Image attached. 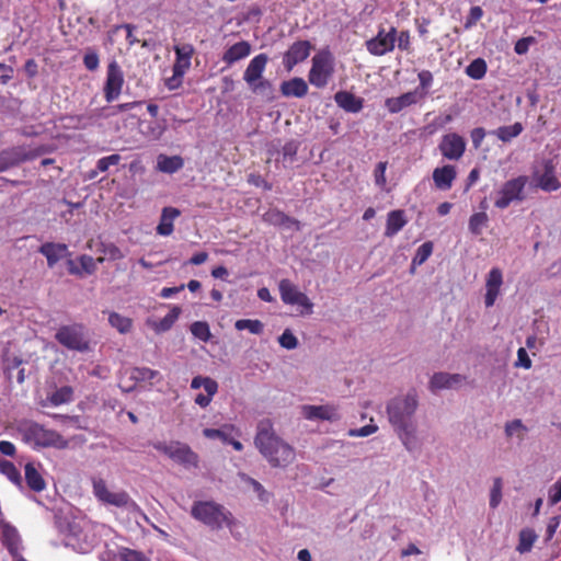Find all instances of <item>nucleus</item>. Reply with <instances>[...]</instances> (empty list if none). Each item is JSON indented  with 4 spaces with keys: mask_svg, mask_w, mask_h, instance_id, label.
<instances>
[{
    "mask_svg": "<svg viewBox=\"0 0 561 561\" xmlns=\"http://www.w3.org/2000/svg\"><path fill=\"white\" fill-rule=\"evenodd\" d=\"M184 165V161L180 156H164L160 154L157 161V169L163 173H175Z\"/></svg>",
    "mask_w": 561,
    "mask_h": 561,
    "instance_id": "obj_33",
    "label": "nucleus"
},
{
    "mask_svg": "<svg viewBox=\"0 0 561 561\" xmlns=\"http://www.w3.org/2000/svg\"><path fill=\"white\" fill-rule=\"evenodd\" d=\"M461 380L462 376L459 374L450 375L447 373H436L431 378L430 388L432 391L449 389L459 383Z\"/></svg>",
    "mask_w": 561,
    "mask_h": 561,
    "instance_id": "obj_29",
    "label": "nucleus"
},
{
    "mask_svg": "<svg viewBox=\"0 0 561 561\" xmlns=\"http://www.w3.org/2000/svg\"><path fill=\"white\" fill-rule=\"evenodd\" d=\"M55 339L59 344L69 350L79 352L89 350V341L83 334V327L79 324L61 327L56 332Z\"/></svg>",
    "mask_w": 561,
    "mask_h": 561,
    "instance_id": "obj_9",
    "label": "nucleus"
},
{
    "mask_svg": "<svg viewBox=\"0 0 561 561\" xmlns=\"http://www.w3.org/2000/svg\"><path fill=\"white\" fill-rule=\"evenodd\" d=\"M424 100V92L409 91L397 98H388L385 102L387 110L391 114L401 112L403 108L414 105Z\"/></svg>",
    "mask_w": 561,
    "mask_h": 561,
    "instance_id": "obj_19",
    "label": "nucleus"
},
{
    "mask_svg": "<svg viewBox=\"0 0 561 561\" xmlns=\"http://www.w3.org/2000/svg\"><path fill=\"white\" fill-rule=\"evenodd\" d=\"M201 387L204 388L205 394L198 393L194 402L205 409L210 404L214 396L218 392V382L210 377L195 376L191 381V388L199 389Z\"/></svg>",
    "mask_w": 561,
    "mask_h": 561,
    "instance_id": "obj_16",
    "label": "nucleus"
},
{
    "mask_svg": "<svg viewBox=\"0 0 561 561\" xmlns=\"http://www.w3.org/2000/svg\"><path fill=\"white\" fill-rule=\"evenodd\" d=\"M99 251L103 253V256L96 259L98 263H103L105 260L117 261L124 257L122 250L114 243H101Z\"/></svg>",
    "mask_w": 561,
    "mask_h": 561,
    "instance_id": "obj_40",
    "label": "nucleus"
},
{
    "mask_svg": "<svg viewBox=\"0 0 561 561\" xmlns=\"http://www.w3.org/2000/svg\"><path fill=\"white\" fill-rule=\"evenodd\" d=\"M417 408V396L415 391H410L403 397L393 398L387 405L389 422L394 427H405L412 424V416Z\"/></svg>",
    "mask_w": 561,
    "mask_h": 561,
    "instance_id": "obj_4",
    "label": "nucleus"
},
{
    "mask_svg": "<svg viewBox=\"0 0 561 561\" xmlns=\"http://www.w3.org/2000/svg\"><path fill=\"white\" fill-rule=\"evenodd\" d=\"M438 149L444 158L459 160L466 151V141L460 135L449 133L443 136Z\"/></svg>",
    "mask_w": 561,
    "mask_h": 561,
    "instance_id": "obj_14",
    "label": "nucleus"
},
{
    "mask_svg": "<svg viewBox=\"0 0 561 561\" xmlns=\"http://www.w3.org/2000/svg\"><path fill=\"white\" fill-rule=\"evenodd\" d=\"M302 414L307 420L334 421L339 419L336 408L327 405H304Z\"/></svg>",
    "mask_w": 561,
    "mask_h": 561,
    "instance_id": "obj_21",
    "label": "nucleus"
},
{
    "mask_svg": "<svg viewBox=\"0 0 561 561\" xmlns=\"http://www.w3.org/2000/svg\"><path fill=\"white\" fill-rule=\"evenodd\" d=\"M121 557L123 561H150L142 552L129 548L123 549Z\"/></svg>",
    "mask_w": 561,
    "mask_h": 561,
    "instance_id": "obj_56",
    "label": "nucleus"
},
{
    "mask_svg": "<svg viewBox=\"0 0 561 561\" xmlns=\"http://www.w3.org/2000/svg\"><path fill=\"white\" fill-rule=\"evenodd\" d=\"M0 472L3 473L11 482L21 486L22 478L21 473L15 465L9 460L0 461Z\"/></svg>",
    "mask_w": 561,
    "mask_h": 561,
    "instance_id": "obj_45",
    "label": "nucleus"
},
{
    "mask_svg": "<svg viewBox=\"0 0 561 561\" xmlns=\"http://www.w3.org/2000/svg\"><path fill=\"white\" fill-rule=\"evenodd\" d=\"M191 333L202 342H208L211 337L209 324L206 321H195L190 327Z\"/></svg>",
    "mask_w": 561,
    "mask_h": 561,
    "instance_id": "obj_46",
    "label": "nucleus"
},
{
    "mask_svg": "<svg viewBox=\"0 0 561 561\" xmlns=\"http://www.w3.org/2000/svg\"><path fill=\"white\" fill-rule=\"evenodd\" d=\"M251 53V45L247 41H241L230 46L222 55V61L232 65L240 59L248 57Z\"/></svg>",
    "mask_w": 561,
    "mask_h": 561,
    "instance_id": "obj_28",
    "label": "nucleus"
},
{
    "mask_svg": "<svg viewBox=\"0 0 561 561\" xmlns=\"http://www.w3.org/2000/svg\"><path fill=\"white\" fill-rule=\"evenodd\" d=\"M538 185L547 192L557 191L560 187V182L554 175L552 167H546L545 172L539 178Z\"/></svg>",
    "mask_w": 561,
    "mask_h": 561,
    "instance_id": "obj_39",
    "label": "nucleus"
},
{
    "mask_svg": "<svg viewBox=\"0 0 561 561\" xmlns=\"http://www.w3.org/2000/svg\"><path fill=\"white\" fill-rule=\"evenodd\" d=\"M454 119L451 114H445L437 116L431 125L427 126V129H430V133L435 131L438 128H443L449 123H451Z\"/></svg>",
    "mask_w": 561,
    "mask_h": 561,
    "instance_id": "obj_62",
    "label": "nucleus"
},
{
    "mask_svg": "<svg viewBox=\"0 0 561 561\" xmlns=\"http://www.w3.org/2000/svg\"><path fill=\"white\" fill-rule=\"evenodd\" d=\"M254 445L274 468H286L296 458L295 449L275 434L270 420H262L257 424Z\"/></svg>",
    "mask_w": 561,
    "mask_h": 561,
    "instance_id": "obj_1",
    "label": "nucleus"
},
{
    "mask_svg": "<svg viewBox=\"0 0 561 561\" xmlns=\"http://www.w3.org/2000/svg\"><path fill=\"white\" fill-rule=\"evenodd\" d=\"M182 310L179 306H173L171 310L154 325L157 332L169 331L179 319Z\"/></svg>",
    "mask_w": 561,
    "mask_h": 561,
    "instance_id": "obj_41",
    "label": "nucleus"
},
{
    "mask_svg": "<svg viewBox=\"0 0 561 561\" xmlns=\"http://www.w3.org/2000/svg\"><path fill=\"white\" fill-rule=\"evenodd\" d=\"M396 430L398 431L399 437L408 450L412 451L417 448V438L413 424H408L405 427H396Z\"/></svg>",
    "mask_w": 561,
    "mask_h": 561,
    "instance_id": "obj_35",
    "label": "nucleus"
},
{
    "mask_svg": "<svg viewBox=\"0 0 561 561\" xmlns=\"http://www.w3.org/2000/svg\"><path fill=\"white\" fill-rule=\"evenodd\" d=\"M280 298L286 305H298L306 309V313L312 312L313 304L306 294L298 290V288L289 280L282 279L278 285Z\"/></svg>",
    "mask_w": 561,
    "mask_h": 561,
    "instance_id": "obj_12",
    "label": "nucleus"
},
{
    "mask_svg": "<svg viewBox=\"0 0 561 561\" xmlns=\"http://www.w3.org/2000/svg\"><path fill=\"white\" fill-rule=\"evenodd\" d=\"M537 539V535L530 528H524L519 531L518 536V545L516 550L519 553L529 552Z\"/></svg>",
    "mask_w": 561,
    "mask_h": 561,
    "instance_id": "obj_38",
    "label": "nucleus"
},
{
    "mask_svg": "<svg viewBox=\"0 0 561 561\" xmlns=\"http://www.w3.org/2000/svg\"><path fill=\"white\" fill-rule=\"evenodd\" d=\"M238 331L248 330L252 334L260 335L264 332V323L257 319H239L234 322Z\"/></svg>",
    "mask_w": 561,
    "mask_h": 561,
    "instance_id": "obj_42",
    "label": "nucleus"
},
{
    "mask_svg": "<svg viewBox=\"0 0 561 561\" xmlns=\"http://www.w3.org/2000/svg\"><path fill=\"white\" fill-rule=\"evenodd\" d=\"M502 489H503V480L497 477L493 480V485L490 491V507L496 508L502 501Z\"/></svg>",
    "mask_w": 561,
    "mask_h": 561,
    "instance_id": "obj_48",
    "label": "nucleus"
},
{
    "mask_svg": "<svg viewBox=\"0 0 561 561\" xmlns=\"http://www.w3.org/2000/svg\"><path fill=\"white\" fill-rule=\"evenodd\" d=\"M123 84L124 73L117 61L113 60L107 66L106 80L103 89L106 102L111 103L119 96Z\"/></svg>",
    "mask_w": 561,
    "mask_h": 561,
    "instance_id": "obj_11",
    "label": "nucleus"
},
{
    "mask_svg": "<svg viewBox=\"0 0 561 561\" xmlns=\"http://www.w3.org/2000/svg\"><path fill=\"white\" fill-rule=\"evenodd\" d=\"M386 169L387 162H379L375 169V182L378 186H385L386 184Z\"/></svg>",
    "mask_w": 561,
    "mask_h": 561,
    "instance_id": "obj_64",
    "label": "nucleus"
},
{
    "mask_svg": "<svg viewBox=\"0 0 561 561\" xmlns=\"http://www.w3.org/2000/svg\"><path fill=\"white\" fill-rule=\"evenodd\" d=\"M334 75V58L329 50L317 53L311 59V68L308 73L310 84L318 89L328 85Z\"/></svg>",
    "mask_w": 561,
    "mask_h": 561,
    "instance_id": "obj_5",
    "label": "nucleus"
},
{
    "mask_svg": "<svg viewBox=\"0 0 561 561\" xmlns=\"http://www.w3.org/2000/svg\"><path fill=\"white\" fill-rule=\"evenodd\" d=\"M407 224L404 211L401 209L391 210L387 216L385 236L392 237L397 234Z\"/></svg>",
    "mask_w": 561,
    "mask_h": 561,
    "instance_id": "obj_32",
    "label": "nucleus"
},
{
    "mask_svg": "<svg viewBox=\"0 0 561 561\" xmlns=\"http://www.w3.org/2000/svg\"><path fill=\"white\" fill-rule=\"evenodd\" d=\"M433 252V244L432 242H424L423 244H421L417 250H416V253L412 260V264L413 265H422L424 262L427 261V259L431 256Z\"/></svg>",
    "mask_w": 561,
    "mask_h": 561,
    "instance_id": "obj_49",
    "label": "nucleus"
},
{
    "mask_svg": "<svg viewBox=\"0 0 561 561\" xmlns=\"http://www.w3.org/2000/svg\"><path fill=\"white\" fill-rule=\"evenodd\" d=\"M278 342L282 347L286 350H294L298 345L297 337L293 334L289 329H286L283 334L278 337Z\"/></svg>",
    "mask_w": 561,
    "mask_h": 561,
    "instance_id": "obj_54",
    "label": "nucleus"
},
{
    "mask_svg": "<svg viewBox=\"0 0 561 561\" xmlns=\"http://www.w3.org/2000/svg\"><path fill=\"white\" fill-rule=\"evenodd\" d=\"M503 285V273L499 267H493L485 278L484 304L486 308L494 306Z\"/></svg>",
    "mask_w": 561,
    "mask_h": 561,
    "instance_id": "obj_17",
    "label": "nucleus"
},
{
    "mask_svg": "<svg viewBox=\"0 0 561 561\" xmlns=\"http://www.w3.org/2000/svg\"><path fill=\"white\" fill-rule=\"evenodd\" d=\"M99 62V56L95 51L87 53L83 57V65L88 70H96Z\"/></svg>",
    "mask_w": 561,
    "mask_h": 561,
    "instance_id": "obj_63",
    "label": "nucleus"
},
{
    "mask_svg": "<svg viewBox=\"0 0 561 561\" xmlns=\"http://www.w3.org/2000/svg\"><path fill=\"white\" fill-rule=\"evenodd\" d=\"M377 430H378L377 425L368 424L360 428H352L348 431L347 434L351 437H366V436H369V435L374 434L375 432H377Z\"/></svg>",
    "mask_w": 561,
    "mask_h": 561,
    "instance_id": "obj_59",
    "label": "nucleus"
},
{
    "mask_svg": "<svg viewBox=\"0 0 561 561\" xmlns=\"http://www.w3.org/2000/svg\"><path fill=\"white\" fill-rule=\"evenodd\" d=\"M397 28L391 26L388 32L380 28L377 35L366 42L367 50L374 56H383L396 47Z\"/></svg>",
    "mask_w": 561,
    "mask_h": 561,
    "instance_id": "obj_10",
    "label": "nucleus"
},
{
    "mask_svg": "<svg viewBox=\"0 0 561 561\" xmlns=\"http://www.w3.org/2000/svg\"><path fill=\"white\" fill-rule=\"evenodd\" d=\"M153 448L164 454L174 462L185 468H197L199 462L198 455L187 445L181 442H157L152 444Z\"/></svg>",
    "mask_w": 561,
    "mask_h": 561,
    "instance_id": "obj_6",
    "label": "nucleus"
},
{
    "mask_svg": "<svg viewBox=\"0 0 561 561\" xmlns=\"http://www.w3.org/2000/svg\"><path fill=\"white\" fill-rule=\"evenodd\" d=\"M1 152L4 156L9 169L25 161L34 160L41 154L37 149H26L23 146L12 147Z\"/></svg>",
    "mask_w": 561,
    "mask_h": 561,
    "instance_id": "obj_20",
    "label": "nucleus"
},
{
    "mask_svg": "<svg viewBox=\"0 0 561 561\" xmlns=\"http://www.w3.org/2000/svg\"><path fill=\"white\" fill-rule=\"evenodd\" d=\"M524 127L522 123H514L510 126H501L493 134L503 142H510L513 138L519 136Z\"/></svg>",
    "mask_w": 561,
    "mask_h": 561,
    "instance_id": "obj_36",
    "label": "nucleus"
},
{
    "mask_svg": "<svg viewBox=\"0 0 561 561\" xmlns=\"http://www.w3.org/2000/svg\"><path fill=\"white\" fill-rule=\"evenodd\" d=\"M417 77H419L420 85L416 89H414V91L424 92V99H425L428 94V89L433 83V75L428 70H422L419 72Z\"/></svg>",
    "mask_w": 561,
    "mask_h": 561,
    "instance_id": "obj_51",
    "label": "nucleus"
},
{
    "mask_svg": "<svg viewBox=\"0 0 561 561\" xmlns=\"http://www.w3.org/2000/svg\"><path fill=\"white\" fill-rule=\"evenodd\" d=\"M432 176L434 184L438 190L447 191L451 188L457 176L456 168L451 164L436 168L434 169Z\"/></svg>",
    "mask_w": 561,
    "mask_h": 561,
    "instance_id": "obj_23",
    "label": "nucleus"
},
{
    "mask_svg": "<svg viewBox=\"0 0 561 561\" xmlns=\"http://www.w3.org/2000/svg\"><path fill=\"white\" fill-rule=\"evenodd\" d=\"M93 493L95 497L108 505L124 507L129 502V495L125 491L111 492L103 479H93Z\"/></svg>",
    "mask_w": 561,
    "mask_h": 561,
    "instance_id": "obj_13",
    "label": "nucleus"
},
{
    "mask_svg": "<svg viewBox=\"0 0 561 561\" xmlns=\"http://www.w3.org/2000/svg\"><path fill=\"white\" fill-rule=\"evenodd\" d=\"M398 48L402 51H411V36L409 31L397 33Z\"/></svg>",
    "mask_w": 561,
    "mask_h": 561,
    "instance_id": "obj_61",
    "label": "nucleus"
},
{
    "mask_svg": "<svg viewBox=\"0 0 561 561\" xmlns=\"http://www.w3.org/2000/svg\"><path fill=\"white\" fill-rule=\"evenodd\" d=\"M526 432L527 427L522 423L519 419L513 420L505 424V434L507 437H512L516 434L520 439H523Z\"/></svg>",
    "mask_w": 561,
    "mask_h": 561,
    "instance_id": "obj_50",
    "label": "nucleus"
},
{
    "mask_svg": "<svg viewBox=\"0 0 561 561\" xmlns=\"http://www.w3.org/2000/svg\"><path fill=\"white\" fill-rule=\"evenodd\" d=\"M191 515L211 529H221L224 526L230 527L233 523L231 513L214 501L194 502Z\"/></svg>",
    "mask_w": 561,
    "mask_h": 561,
    "instance_id": "obj_3",
    "label": "nucleus"
},
{
    "mask_svg": "<svg viewBox=\"0 0 561 561\" xmlns=\"http://www.w3.org/2000/svg\"><path fill=\"white\" fill-rule=\"evenodd\" d=\"M78 261L80 263L81 268L87 274L91 275L96 271V260H94L92 256L83 254L79 256Z\"/></svg>",
    "mask_w": 561,
    "mask_h": 561,
    "instance_id": "obj_57",
    "label": "nucleus"
},
{
    "mask_svg": "<svg viewBox=\"0 0 561 561\" xmlns=\"http://www.w3.org/2000/svg\"><path fill=\"white\" fill-rule=\"evenodd\" d=\"M527 181L528 179L525 175L506 181L497 192V197L494 202L495 207L505 209L514 202H523L525 199Z\"/></svg>",
    "mask_w": 561,
    "mask_h": 561,
    "instance_id": "obj_7",
    "label": "nucleus"
},
{
    "mask_svg": "<svg viewBox=\"0 0 561 561\" xmlns=\"http://www.w3.org/2000/svg\"><path fill=\"white\" fill-rule=\"evenodd\" d=\"M312 49L309 41L293 43L283 56V65L287 71H291L296 65L305 61Z\"/></svg>",
    "mask_w": 561,
    "mask_h": 561,
    "instance_id": "obj_15",
    "label": "nucleus"
},
{
    "mask_svg": "<svg viewBox=\"0 0 561 561\" xmlns=\"http://www.w3.org/2000/svg\"><path fill=\"white\" fill-rule=\"evenodd\" d=\"M181 215V211L175 207H164L161 211L160 221L156 231L160 236L168 237L173 233V221Z\"/></svg>",
    "mask_w": 561,
    "mask_h": 561,
    "instance_id": "obj_24",
    "label": "nucleus"
},
{
    "mask_svg": "<svg viewBox=\"0 0 561 561\" xmlns=\"http://www.w3.org/2000/svg\"><path fill=\"white\" fill-rule=\"evenodd\" d=\"M267 61L268 57L266 54H259L253 59H251L243 73L244 81L248 84H253L255 81L260 80L265 70Z\"/></svg>",
    "mask_w": 561,
    "mask_h": 561,
    "instance_id": "obj_22",
    "label": "nucleus"
},
{
    "mask_svg": "<svg viewBox=\"0 0 561 561\" xmlns=\"http://www.w3.org/2000/svg\"><path fill=\"white\" fill-rule=\"evenodd\" d=\"M489 216L485 211L474 213L469 218V230L472 234L479 236L483 228L488 226Z\"/></svg>",
    "mask_w": 561,
    "mask_h": 561,
    "instance_id": "obj_43",
    "label": "nucleus"
},
{
    "mask_svg": "<svg viewBox=\"0 0 561 561\" xmlns=\"http://www.w3.org/2000/svg\"><path fill=\"white\" fill-rule=\"evenodd\" d=\"M38 251L47 259L48 266L53 267L68 254V247L65 243L46 242L39 247Z\"/></svg>",
    "mask_w": 561,
    "mask_h": 561,
    "instance_id": "obj_25",
    "label": "nucleus"
},
{
    "mask_svg": "<svg viewBox=\"0 0 561 561\" xmlns=\"http://www.w3.org/2000/svg\"><path fill=\"white\" fill-rule=\"evenodd\" d=\"M130 379L152 385L154 380H161V375L158 370L148 367H134L130 370Z\"/></svg>",
    "mask_w": 561,
    "mask_h": 561,
    "instance_id": "obj_34",
    "label": "nucleus"
},
{
    "mask_svg": "<svg viewBox=\"0 0 561 561\" xmlns=\"http://www.w3.org/2000/svg\"><path fill=\"white\" fill-rule=\"evenodd\" d=\"M280 93L286 98H304L308 93V84L302 78L295 77L282 82Z\"/></svg>",
    "mask_w": 561,
    "mask_h": 561,
    "instance_id": "obj_27",
    "label": "nucleus"
},
{
    "mask_svg": "<svg viewBox=\"0 0 561 561\" xmlns=\"http://www.w3.org/2000/svg\"><path fill=\"white\" fill-rule=\"evenodd\" d=\"M486 62L482 58H477L472 60L466 68V73L468 77L474 80L482 79L486 73Z\"/></svg>",
    "mask_w": 561,
    "mask_h": 561,
    "instance_id": "obj_44",
    "label": "nucleus"
},
{
    "mask_svg": "<svg viewBox=\"0 0 561 561\" xmlns=\"http://www.w3.org/2000/svg\"><path fill=\"white\" fill-rule=\"evenodd\" d=\"M298 151V145L295 141L286 142L283 146L282 154H283V161H289L293 162L294 158L296 157Z\"/></svg>",
    "mask_w": 561,
    "mask_h": 561,
    "instance_id": "obj_60",
    "label": "nucleus"
},
{
    "mask_svg": "<svg viewBox=\"0 0 561 561\" xmlns=\"http://www.w3.org/2000/svg\"><path fill=\"white\" fill-rule=\"evenodd\" d=\"M25 482L27 486L34 492H42L46 489V482L32 462H27L24 467Z\"/></svg>",
    "mask_w": 561,
    "mask_h": 561,
    "instance_id": "obj_30",
    "label": "nucleus"
},
{
    "mask_svg": "<svg viewBox=\"0 0 561 561\" xmlns=\"http://www.w3.org/2000/svg\"><path fill=\"white\" fill-rule=\"evenodd\" d=\"M175 62L173 64V76L165 82L170 90L179 88L182 83V78L191 67V59L194 55V47L192 44H183L174 47Z\"/></svg>",
    "mask_w": 561,
    "mask_h": 561,
    "instance_id": "obj_8",
    "label": "nucleus"
},
{
    "mask_svg": "<svg viewBox=\"0 0 561 561\" xmlns=\"http://www.w3.org/2000/svg\"><path fill=\"white\" fill-rule=\"evenodd\" d=\"M334 101L341 108L350 113H358L364 106L363 99L347 91L336 92Z\"/></svg>",
    "mask_w": 561,
    "mask_h": 561,
    "instance_id": "obj_26",
    "label": "nucleus"
},
{
    "mask_svg": "<svg viewBox=\"0 0 561 561\" xmlns=\"http://www.w3.org/2000/svg\"><path fill=\"white\" fill-rule=\"evenodd\" d=\"M263 220L270 225L274 226H286L291 227L295 226L296 229H299V221L295 218L289 217L284 211L278 209H270L263 215Z\"/></svg>",
    "mask_w": 561,
    "mask_h": 561,
    "instance_id": "obj_31",
    "label": "nucleus"
},
{
    "mask_svg": "<svg viewBox=\"0 0 561 561\" xmlns=\"http://www.w3.org/2000/svg\"><path fill=\"white\" fill-rule=\"evenodd\" d=\"M73 391L71 387L64 386L57 389L49 398L53 405L57 407L72 400Z\"/></svg>",
    "mask_w": 561,
    "mask_h": 561,
    "instance_id": "obj_47",
    "label": "nucleus"
},
{
    "mask_svg": "<svg viewBox=\"0 0 561 561\" xmlns=\"http://www.w3.org/2000/svg\"><path fill=\"white\" fill-rule=\"evenodd\" d=\"M0 541L12 557L21 551V536L18 529L8 522L0 523Z\"/></svg>",
    "mask_w": 561,
    "mask_h": 561,
    "instance_id": "obj_18",
    "label": "nucleus"
},
{
    "mask_svg": "<svg viewBox=\"0 0 561 561\" xmlns=\"http://www.w3.org/2000/svg\"><path fill=\"white\" fill-rule=\"evenodd\" d=\"M482 16H483V10L481 7H479V5L471 7L469 14L465 22V28L469 30L472 26H474L481 20Z\"/></svg>",
    "mask_w": 561,
    "mask_h": 561,
    "instance_id": "obj_55",
    "label": "nucleus"
},
{
    "mask_svg": "<svg viewBox=\"0 0 561 561\" xmlns=\"http://www.w3.org/2000/svg\"><path fill=\"white\" fill-rule=\"evenodd\" d=\"M122 160V157L118 153H113L111 156L103 157L98 160L96 167L100 172H106L111 165H117Z\"/></svg>",
    "mask_w": 561,
    "mask_h": 561,
    "instance_id": "obj_53",
    "label": "nucleus"
},
{
    "mask_svg": "<svg viewBox=\"0 0 561 561\" xmlns=\"http://www.w3.org/2000/svg\"><path fill=\"white\" fill-rule=\"evenodd\" d=\"M18 432L26 444L42 448L65 449L68 447V440L55 430L32 421L23 420L18 425Z\"/></svg>",
    "mask_w": 561,
    "mask_h": 561,
    "instance_id": "obj_2",
    "label": "nucleus"
},
{
    "mask_svg": "<svg viewBox=\"0 0 561 561\" xmlns=\"http://www.w3.org/2000/svg\"><path fill=\"white\" fill-rule=\"evenodd\" d=\"M108 323L121 334L130 332L133 328V320L130 318L124 317L115 311L108 313Z\"/></svg>",
    "mask_w": 561,
    "mask_h": 561,
    "instance_id": "obj_37",
    "label": "nucleus"
},
{
    "mask_svg": "<svg viewBox=\"0 0 561 561\" xmlns=\"http://www.w3.org/2000/svg\"><path fill=\"white\" fill-rule=\"evenodd\" d=\"M226 428L233 430L234 427L231 425L225 426L224 428H205L203 435L210 439L219 438L222 443L227 444L230 436L226 432Z\"/></svg>",
    "mask_w": 561,
    "mask_h": 561,
    "instance_id": "obj_52",
    "label": "nucleus"
},
{
    "mask_svg": "<svg viewBox=\"0 0 561 561\" xmlns=\"http://www.w3.org/2000/svg\"><path fill=\"white\" fill-rule=\"evenodd\" d=\"M548 502L550 505H556L561 502V478L550 486Z\"/></svg>",
    "mask_w": 561,
    "mask_h": 561,
    "instance_id": "obj_58",
    "label": "nucleus"
}]
</instances>
